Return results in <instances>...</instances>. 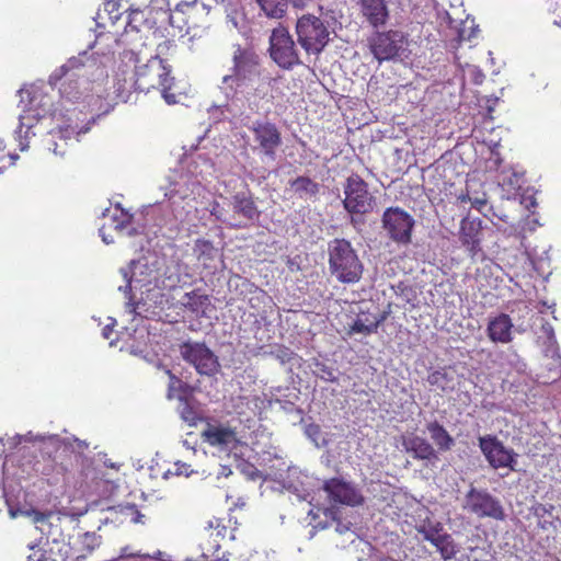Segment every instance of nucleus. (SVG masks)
<instances>
[{
	"mask_svg": "<svg viewBox=\"0 0 561 561\" xmlns=\"http://www.w3.org/2000/svg\"><path fill=\"white\" fill-rule=\"evenodd\" d=\"M446 533H444L443 530H440L436 536L430 538V542L437 549L438 548V545L440 543V541L443 540V536H445Z\"/></svg>",
	"mask_w": 561,
	"mask_h": 561,
	"instance_id": "obj_62",
	"label": "nucleus"
},
{
	"mask_svg": "<svg viewBox=\"0 0 561 561\" xmlns=\"http://www.w3.org/2000/svg\"><path fill=\"white\" fill-rule=\"evenodd\" d=\"M540 331L539 340L545 339L543 345L546 346V352H554L558 343L553 327L549 322H543Z\"/></svg>",
	"mask_w": 561,
	"mask_h": 561,
	"instance_id": "obj_44",
	"label": "nucleus"
},
{
	"mask_svg": "<svg viewBox=\"0 0 561 561\" xmlns=\"http://www.w3.org/2000/svg\"><path fill=\"white\" fill-rule=\"evenodd\" d=\"M239 469L249 480L255 481L262 477V472L250 462L241 463Z\"/></svg>",
	"mask_w": 561,
	"mask_h": 561,
	"instance_id": "obj_54",
	"label": "nucleus"
},
{
	"mask_svg": "<svg viewBox=\"0 0 561 561\" xmlns=\"http://www.w3.org/2000/svg\"><path fill=\"white\" fill-rule=\"evenodd\" d=\"M427 382L444 392H451L456 388L455 377L446 368H438L430 373Z\"/></svg>",
	"mask_w": 561,
	"mask_h": 561,
	"instance_id": "obj_31",
	"label": "nucleus"
},
{
	"mask_svg": "<svg viewBox=\"0 0 561 561\" xmlns=\"http://www.w3.org/2000/svg\"><path fill=\"white\" fill-rule=\"evenodd\" d=\"M514 324L506 313L490 318L486 327L488 337L494 343L507 344L513 341Z\"/></svg>",
	"mask_w": 561,
	"mask_h": 561,
	"instance_id": "obj_22",
	"label": "nucleus"
},
{
	"mask_svg": "<svg viewBox=\"0 0 561 561\" xmlns=\"http://www.w3.org/2000/svg\"><path fill=\"white\" fill-rule=\"evenodd\" d=\"M388 312H382L380 314H373V321L375 323L376 329L380 327V324L387 319Z\"/></svg>",
	"mask_w": 561,
	"mask_h": 561,
	"instance_id": "obj_59",
	"label": "nucleus"
},
{
	"mask_svg": "<svg viewBox=\"0 0 561 561\" xmlns=\"http://www.w3.org/2000/svg\"><path fill=\"white\" fill-rule=\"evenodd\" d=\"M426 430L440 451H448L455 445V439L453 436L446 431V428L438 423L437 421H432L426 424Z\"/></svg>",
	"mask_w": 561,
	"mask_h": 561,
	"instance_id": "obj_28",
	"label": "nucleus"
},
{
	"mask_svg": "<svg viewBox=\"0 0 561 561\" xmlns=\"http://www.w3.org/2000/svg\"><path fill=\"white\" fill-rule=\"evenodd\" d=\"M176 466V474L188 477L193 470L190 469V466L186 463H175Z\"/></svg>",
	"mask_w": 561,
	"mask_h": 561,
	"instance_id": "obj_58",
	"label": "nucleus"
},
{
	"mask_svg": "<svg viewBox=\"0 0 561 561\" xmlns=\"http://www.w3.org/2000/svg\"><path fill=\"white\" fill-rule=\"evenodd\" d=\"M268 51L273 61L282 69L291 70L301 64L291 35L282 25L272 31Z\"/></svg>",
	"mask_w": 561,
	"mask_h": 561,
	"instance_id": "obj_8",
	"label": "nucleus"
},
{
	"mask_svg": "<svg viewBox=\"0 0 561 561\" xmlns=\"http://www.w3.org/2000/svg\"><path fill=\"white\" fill-rule=\"evenodd\" d=\"M446 533H444L443 530H440L436 536L430 538V542L437 549L438 548V545L440 543V541L443 540V536H445Z\"/></svg>",
	"mask_w": 561,
	"mask_h": 561,
	"instance_id": "obj_61",
	"label": "nucleus"
},
{
	"mask_svg": "<svg viewBox=\"0 0 561 561\" xmlns=\"http://www.w3.org/2000/svg\"><path fill=\"white\" fill-rule=\"evenodd\" d=\"M299 399V391L290 390L289 388H275L271 391V398L268 399V404L273 405L274 403L279 404L280 409L287 413H291L294 411L298 413H302V410L296 407V401Z\"/></svg>",
	"mask_w": 561,
	"mask_h": 561,
	"instance_id": "obj_27",
	"label": "nucleus"
},
{
	"mask_svg": "<svg viewBox=\"0 0 561 561\" xmlns=\"http://www.w3.org/2000/svg\"><path fill=\"white\" fill-rule=\"evenodd\" d=\"M227 22L242 35L249 32V22L242 10L236 4L227 12Z\"/></svg>",
	"mask_w": 561,
	"mask_h": 561,
	"instance_id": "obj_38",
	"label": "nucleus"
},
{
	"mask_svg": "<svg viewBox=\"0 0 561 561\" xmlns=\"http://www.w3.org/2000/svg\"><path fill=\"white\" fill-rule=\"evenodd\" d=\"M482 220L466 217L461 220L459 239L473 257L481 251Z\"/></svg>",
	"mask_w": 561,
	"mask_h": 561,
	"instance_id": "obj_19",
	"label": "nucleus"
},
{
	"mask_svg": "<svg viewBox=\"0 0 561 561\" xmlns=\"http://www.w3.org/2000/svg\"><path fill=\"white\" fill-rule=\"evenodd\" d=\"M42 435L39 434H34L33 432H27L26 434H16L14 435L11 440V447L12 448H15L16 446H19L20 444H22L23 442H27V443H33V444H37L38 445V438L41 437Z\"/></svg>",
	"mask_w": 561,
	"mask_h": 561,
	"instance_id": "obj_53",
	"label": "nucleus"
},
{
	"mask_svg": "<svg viewBox=\"0 0 561 561\" xmlns=\"http://www.w3.org/2000/svg\"><path fill=\"white\" fill-rule=\"evenodd\" d=\"M123 60L127 64H134V73L129 79L124 78L121 83L119 75H117V96L127 102L131 90L148 93L152 89H158L161 96L169 104L178 103L176 95L171 93L174 78L171 76V68L158 55L150 56L146 62H141L139 55L134 50L123 53Z\"/></svg>",
	"mask_w": 561,
	"mask_h": 561,
	"instance_id": "obj_2",
	"label": "nucleus"
},
{
	"mask_svg": "<svg viewBox=\"0 0 561 561\" xmlns=\"http://www.w3.org/2000/svg\"><path fill=\"white\" fill-rule=\"evenodd\" d=\"M471 198H472V194L470 193L469 187L467 186V192L466 193H461L458 196V202L460 204L470 203Z\"/></svg>",
	"mask_w": 561,
	"mask_h": 561,
	"instance_id": "obj_60",
	"label": "nucleus"
},
{
	"mask_svg": "<svg viewBox=\"0 0 561 561\" xmlns=\"http://www.w3.org/2000/svg\"><path fill=\"white\" fill-rule=\"evenodd\" d=\"M288 185L294 196L304 201L316 199L321 188L318 182L306 175L289 180Z\"/></svg>",
	"mask_w": 561,
	"mask_h": 561,
	"instance_id": "obj_26",
	"label": "nucleus"
},
{
	"mask_svg": "<svg viewBox=\"0 0 561 561\" xmlns=\"http://www.w3.org/2000/svg\"><path fill=\"white\" fill-rule=\"evenodd\" d=\"M203 437L209 445L225 450L234 449L240 444L236 431L222 425H208Z\"/></svg>",
	"mask_w": 561,
	"mask_h": 561,
	"instance_id": "obj_21",
	"label": "nucleus"
},
{
	"mask_svg": "<svg viewBox=\"0 0 561 561\" xmlns=\"http://www.w3.org/2000/svg\"><path fill=\"white\" fill-rule=\"evenodd\" d=\"M478 446L489 467L493 470H517L518 454L513 448L505 446L496 435L486 434L479 436Z\"/></svg>",
	"mask_w": 561,
	"mask_h": 561,
	"instance_id": "obj_7",
	"label": "nucleus"
},
{
	"mask_svg": "<svg viewBox=\"0 0 561 561\" xmlns=\"http://www.w3.org/2000/svg\"><path fill=\"white\" fill-rule=\"evenodd\" d=\"M179 352L182 359L201 376L213 377L220 371L218 356L205 342L188 339L179 345Z\"/></svg>",
	"mask_w": 561,
	"mask_h": 561,
	"instance_id": "obj_5",
	"label": "nucleus"
},
{
	"mask_svg": "<svg viewBox=\"0 0 561 561\" xmlns=\"http://www.w3.org/2000/svg\"><path fill=\"white\" fill-rule=\"evenodd\" d=\"M167 198L165 207L172 213L174 220L183 224L195 209V198L188 194L186 185L171 183L164 192Z\"/></svg>",
	"mask_w": 561,
	"mask_h": 561,
	"instance_id": "obj_15",
	"label": "nucleus"
},
{
	"mask_svg": "<svg viewBox=\"0 0 561 561\" xmlns=\"http://www.w3.org/2000/svg\"><path fill=\"white\" fill-rule=\"evenodd\" d=\"M141 551H134L130 546L122 547L119 554L112 561H138L141 559Z\"/></svg>",
	"mask_w": 561,
	"mask_h": 561,
	"instance_id": "obj_52",
	"label": "nucleus"
},
{
	"mask_svg": "<svg viewBox=\"0 0 561 561\" xmlns=\"http://www.w3.org/2000/svg\"><path fill=\"white\" fill-rule=\"evenodd\" d=\"M437 550L445 560L454 558L459 552L458 546L449 534L443 536V540L438 545Z\"/></svg>",
	"mask_w": 561,
	"mask_h": 561,
	"instance_id": "obj_43",
	"label": "nucleus"
},
{
	"mask_svg": "<svg viewBox=\"0 0 561 561\" xmlns=\"http://www.w3.org/2000/svg\"><path fill=\"white\" fill-rule=\"evenodd\" d=\"M83 58H87V53L81 54L78 57H71L58 70H55L49 77V83L55 85L60 81L70 70L79 69L83 66Z\"/></svg>",
	"mask_w": 561,
	"mask_h": 561,
	"instance_id": "obj_36",
	"label": "nucleus"
},
{
	"mask_svg": "<svg viewBox=\"0 0 561 561\" xmlns=\"http://www.w3.org/2000/svg\"><path fill=\"white\" fill-rule=\"evenodd\" d=\"M343 206L350 214L365 215L373 210L375 197L368 191V184L358 175L351 174L343 186Z\"/></svg>",
	"mask_w": 561,
	"mask_h": 561,
	"instance_id": "obj_9",
	"label": "nucleus"
},
{
	"mask_svg": "<svg viewBox=\"0 0 561 561\" xmlns=\"http://www.w3.org/2000/svg\"><path fill=\"white\" fill-rule=\"evenodd\" d=\"M527 209H530L533 207L537 206L536 199L533 196H525L523 197L522 202Z\"/></svg>",
	"mask_w": 561,
	"mask_h": 561,
	"instance_id": "obj_63",
	"label": "nucleus"
},
{
	"mask_svg": "<svg viewBox=\"0 0 561 561\" xmlns=\"http://www.w3.org/2000/svg\"><path fill=\"white\" fill-rule=\"evenodd\" d=\"M404 36L400 31L377 32L369 38V48L378 61L391 60L400 55Z\"/></svg>",
	"mask_w": 561,
	"mask_h": 561,
	"instance_id": "obj_16",
	"label": "nucleus"
},
{
	"mask_svg": "<svg viewBox=\"0 0 561 561\" xmlns=\"http://www.w3.org/2000/svg\"><path fill=\"white\" fill-rule=\"evenodd\" d=\"M45 554L42 551H36L32 556L28 557V561H44Z\"/></svg>",
	"mask_w": 561,
	"mask_h": 561,
	"instance_id": "obj_64",
	"label": "nucleus"
},
{
	"mask_svg": "<svg viewBox=\"0 0 561 561\" xmlns=\"http://www.w3.org/2000/svg\"><path fill=\"white\" fill-rule=\"evenodd\" d=\"M171 561L170 556L161 550H156L153 553H142L141 559L138 561Z\"/></svg>",
	"mask_w": 561,
	"mask_h": 561,
	"instance_id": "obj_56",
	"label": "nucleus"
},
{
	"mask_svg": "<svg viewBox=\"0 0 561 561\" xmlns=\"http://www.w3.org/2000/svg\"><path fill=\"white\" fill-rule=\"evenodd\" d=\"M297 8H302L309 0H290ZM262 11L268 18L279 19L286 12L287 0H256Z\"/></svg>",
	"mask_w": 561,
	"mask_h": 561,
	"instance_id": "obj_29",
	"label": "nucleus"
},
{
	"mask_svg": "<svg viewBox=\"0 0 561 561\" xmlns=\"http://www.w3.org/2000/svg\"><path fill=\"white\" fill-rule=\"evenodd\" d=\"M180 407L179 413L180 417L187 423L190 426H195L198 421L202 420L198 412L191 405V403L182 396H179Z\"/></svg>",
	"mask_w": 561,
	"mask_h": 561,
	"instance_id": "obj_40",
	"label": "nucleus"
},
{
	"mask_svg": "<svg viewBox=\"0 0 561 561\" xmlns=\"http://www.w3.org/2000/svg\"><path fill=\"white\" fill-rule=\"evenodd\" d=\"M298 43L308 54H319L329 43L330 32L324 22L312 14H305L297 20Z\"/></svg>",
	"mask_w": 561,
	"mask_h": 561,
	"instance_id": "obj_6",
	"label": "nucleus"
},
{
	"mask_svg": "<svg viewBox=\"0 0 561 561\" xmlns=\"http://www.w3.org/2000/svg\"><path fill=\"white\" fill-rule=\"evenodd\" d=\"M309 367H310L312 374L317 378H319L325 382H337L339 381L337 369L323 360L313 358L310 362Z\"/></svg>",
	"mask_w": 561,
	"mask_h": 561,
	"instance_id": "obj_34",
	"label": "nucleus"
},
{
	"mask_svg": "<svg viewBox=\"0 0 561 561\" xmlns=\"http://www.w3.org/2000/svg\"><path fill=\"white\" fill-rule=\"evenodd\" d=\"M21 98L20 104L23 105L22 113L19 115V127L15 130V137L19 141V148L24 151L28 148V138L34 135L32 128L42 117L41 113L35 108L36 96L31 89L22 88L19 90Z\"/></svg>",
	"mask_w": 561,
	"mask_h": 561,
	"instance_id": "obj_14",
	"label": "nucleus"
},
{
	"mask_svg": "<svg viewBox=\"0 0 561 561\" xmlns=\"http://www.w3.org/2000/svg\"><path fill=\"white\" fill-rule=\"evenodd\" d=\"M164 373L169 377L168 385V399H172L175 392L186 393L190 389V386L182 381L178 376H175L170 369L164 368Z\"/></svg>",
	"mask_w": 561,
	"mask_h": 561,
	"instance_id": "obj_42",
	"label": "nucleus"
},
{
	"mask_svg": "<svg viewBox=\"0 0 561 561\" xmlns=\"http://www.w3.org/2000/svg\"><path fill=\"white\" fill-rule=\"evenodd\" d=\"M230 208L231 228L245 229L253 226L261 216V211L250 190L237 192L228 199Z\"/></svg>",
	"mask_w": 561,
	"mask_h": 561,
	"instance_id": "obj_11",
	"label": "nucleus"
},
{
	"mask_svg": "<svg viewBox=\"0 0 561 561\" xmlns=\"http://www.w3.org/2000/svg\"><path fill=\"white\" fill-rule=\"evenodd\" d=\"M270 354L275 357L280 364L289 363L294 357V352L283 345L274 346Z\"/></svg>",
	"mask_w": 561,
	"mask_h": 561,
	"instance_id": "obj_50",
	"label": "nucleus"
},
{
	"mask_svg": "<svg viewBox=\"0 0 561 561\" xmlns=\"http://www.w3.org/2000/svg\"><path fill=\"white\" fill-rule=\"evenodd\" d=\"M440 530H443V527L437 523L436 525L423 526L420 533L423 535L424 539L428 541L430 538L436 536Z\"/></svg>",
	"mask_w": 561,
	"mask_h": 561,
	"instance_id": "obj_57",
	"label": "nucleus"
},
{
	"mask_svg": "<svg viewBox=\"0 0 561 561\" xmlns=\"http://www.w3.org/2000/svg\"><path fill=\"white\" fill-rule=\"evenodd\" d=\"M38 510L31 507V508H22V507H13L9 506V515L11 518H16L19 516H25L33 520L34 516L36 515Z\"/></svg>",
	"mask_w": 561,
	"mask_h": 561,
	"instance_id": "obj_55",
	"label": "nucleus"
},
{
	"mask_svg": "<svg viewBox=\"0 0 561 561\" xmlns=\"http://www.w3.org/2000/svg\"><path fill=\"white\" fill-rule=\"evenodd\" d=\"M193 254L197 262L206 270L215 268V262L219 257V250L213 241L198 238L193 245Z\"/></svg>",
	"mask_w": 561,
	"mask_h": 561,
	"instance_id": "obj_25",
	"label": "nucleus"
},
{
	"mask_svg": "<svg viewBox=\"0 0 561 561\" xmlns=\"http://www.w3.org/2000/svg\"><path fill=\"white\" fill-rule=\"evenodd\" d=\"M119 273L125 280V285H119L118 290L127 298L126 308L129 312H136V304L133 301L131 289L133 285L146 287L153 285L159 287L160 282L159 262L156 256H142L138 260L131 261L126 267H122Z\"/></svg>",
	"mask_w": 561,
	"mask_h": 561,
	"instance_id": "obj_3",
	"label": "nucleus"
},
{
	"mask_svg": "<svg viewBox=\"0 0 561 561\" xmlns=\"http://www.w3.org/2000/svg\"><path fill=\"white\" fill-rule=\"evenodd\" d=\"M210 215L215 217V219L227 227L231 228V216H230V208H225L220 203L213 202L210 205Z\"/></svg>",
	"mask_w": 561,
	"mask_h": 561,
	"instance_id": "obj_45",
	"label": "nucleus"
},
{
	"mask_svg": "<svg viewBox=\"0 0 561 561\" xmlns=\"http://www.w3.org/2000/svg\"><path fill=\"white\" fill-rule=\"evenodd\" d=\"M55 515L56 512L53 510L37 511L32 523L42 535L49 537L54 526L51 519Z\"/></svg>",
	"mask_w": 561,
	"mask_h": 561,
	"instance_id": "obj_37",
	"label": "nucleus"
},
{
	"mask_svg": "<svg viewBox=\"0 0 561 561\" xmlns=\"http://www.w3.org/2000/svg\"><path fill=\"white\" fill-rule=\"evenodd\" d=\"M192 277L193 273L191 266L178 259L172 261V265L168 267L165 279L162 280V286L165 288L184 286L190 284Z\"/></svg>",
	"mask_w": 561,
	"mask_h": 561,
	"instance_id": "obj_24",
	"label": "nucleus"
},
{
	"mask_svg": "<svg viewBox=\"0 0 561 561\" xmlns=\"http://www.w3.org/2000/svg\"><path fill=\"white\" fill-rule=\"evenodd\" d=\"M402 445L407 453L412 454L414 459L426 460L428 462H435L438 460V455L435 448L421 436L412 435L404 437Z\"/></svg>",
	"mask_w": 561,
	"mask_h": 561,
	"instance_id": "obj_23",
	"label": "nucleus"
},
{
	"mask_svg": "<svg viewBox=\"0 0 561 561\" xmlns=\"http://www.w3.org/2000/svg\"><path fill=\"white\" fill-rule=\"evenodd\" d=\"M386 236L397 244L407 245L412 241L414 218L400 207H388L381 217Z\"/></svg>",
	"mask_w": 561,
	"mask_h": 561,
	"instance_id": "obj_10",
	"label": "nucleus"
},
{
	"mask_svg": "<svg viewBox=\"0 0 561 561\" xmlns=\"http://www.w3.org/2000/svg\"><path fill=\"white\" fill-rule=\"evenodd\" d=\"M182 304L192 312L205 314L210 306V298L208 295L202 294L199 289H195L184 294Z\"/></svg>",
	"mask_w": 561,
	"mask_h": 561,
	"instance_id": "obj_30",
	"label": "nucleus"
},
{
	"mask_svg": "<svg viewBox=\"0 0 561 561\" xmlns=\"http://www.w3.org/2000/svg\"><path fill=\"white\" fill-rule=\"evenodd\" d=\"M323 489L335 503L357 506L364 502V496L360 491L353 483L340 478H332L325 481Z\"/></svg>",
	"mask_w": 561,
	"mask_h": 561,
	"instance_id": "obj_17",
	"label": "nucleus"
},
{
	"mask_svg": "<svg viewBox=\"0 0 561 561\" xmlns=\"http://www.w3.org/2000/svg\"><path fill=\"white\" fill-rule=\"evenodd\" d=\"M305 435L317 448L327 447L329 444L328 435L322 432L321 427L316 423L305 425Z\"/></svg>",
	"mask_w": 561,
	"mask_h": 561,
	"instance_id": "obj_39",
	"label": "nucleus"
},
{
	"mask_svg": "<svg viewBox=\"0 0 561 561\" xmlns=\"http://www.w3.org/2000/svg\"><path fill=\"white\" fill-rule=\"evenodd\" d=\"M329 267L331 274L343 284H355L363 275L364 266L351 242L334 239L329 243Z\"/></svg>",
	"mask_w": 561,
	"mask_h": 561,
	"instance_id": "obj_4",
	"label": "nucleus"
},
{
	"mask_svg": "<svg viewBox=\"0 0 561 561\" xmlns=\"http://www.w3.org/2000/svg\"><path fill=\"white\" fill-rule=\"evenodd\" d=\"M118 9V0H105L103 3V11L107 14V18L112 22V24H115L121 18Z\"/></svg>",
	"mask_w": 561,
	"mask_h": 561,
	"instance_id": "obj_49",
	"label": "nucleus"
},
{
	"mask_svg": "<svg viewBox=\"0 0 561 561\" xmlns=\"http://www.w3.org/2000/svg\"><path fill=\"white\" fill-rule=\"evenodd\" d=\"M554 506L552 504L537 503L531 507L534 516L538 519V526L541 529H549L550 527L556 528L557 525L553 518Z\"/></svg>",
	"mask_w": 561,
	"mask_h": 561,
	"instance_id": "obj_35",
	"label": "nucleus"
},
{
	"mask_svg": "<svg viewBox=\"0 0 561 561\" xmlns=\"http://www.w3.org/2000/svg\"><path fill=\"white\" fill-rule=\"evenodd\" d=\"M101 536L94 531L83 534L82 545L88 552L94 551L101 545Z\"/></svg>",
	"mask_w": 561,
	"mask_h": 561,
	"instance_id": "obj_51",
	"label": "nucleus"
},
{
	"mask_svg": "<svg viewBox=\"0 0 561 561\" xmlns=\"http://www.w3.org/2000/svg\"><path fill=\"white\" fill-rule=\"evenodd\" d=\"M359 15L373 28L385 27L390 20L388 0H357Z\"/></svg>",
	"mask_w": 561,
	"mask_h": 561,
	"instance_id": "obj_18",
	"label": "nucleus"
},
{
	"mask_svg": "<svg viewBox=\"0 0 561 561\" xmlns=\"http://www.w3.org/2000/svg\"><path fill=\"white\" fill-rule=\"evenodd\" d=\"M256 146L253 148L268 161L276 160V153L282 146V134L276 124L270 121L256 119L249 126Z\"/></svg>",
	"mask_w": 561,
	"mask_h": 561,
	"instance_id": "obj_12",
	"label": "nucleus"
},
{
	"mask_svg": "<svg viewBox=\"0 0 561 561\" xmlns=\"http://www.w3.org/2000/svg\"><path fill=\"white\" fill-rule=\"evenodd\" d=\"M104 216H108V214H104ZM110 217L112 220V227L117 232L125 233L126 236H134L137 233L135 228H130L133 216L122 209L119 205L116 206Z\"/></svg>",
	"mask_w": 561,
	"mask_h": 561,
	"instance_id": "obj_32",
	"label": "nucleus"
},
{
	"mask_svg": "<svg viewBox=\"0 0 561 561\" xmlns=\"http://www.w3.org/2000/svg\"><path fill=\"white\" fill-rule=\"evenodd\" d=\"M38 451L43 458L54 461L61 455L72 453V443L70 438H62L57 434L43 435L38 438Z\"/></svg>",
	"mask_w": 561,
	"mask_h": 561,
	"instance_id": "obj_20",
	"label": "nucleus"
},
{
	"mask_svg": "<svg viewBox=\"0 0 561 561\" xmlns=\"http://www.w3.org/2000/svg\"><path fill=\"white\" fill-rule=\"evenodd\" d=\"M95 122V118L92 117L89 123L85 125V126H82V127H78V125H68L66 127H61L59 129V134H60V138L62 140H67V139H70L71 136L76 135V136H80L81 134H85L87 131H89L90 129V124H93Z\"/></svg>",
	"mask_w": 561,
	"mask_h": 561,
	"instance_id": "obj_47",
	"label": "nucleus"
},
{
	"mask_svg": "<svg viewBox=\"0 0 561 561\" xmlns=\"http://www.w3.org/2000/svg\"><path fill=\"white\" fill-rule=\"evenodd\" d=\"M261 69L259 55L238 45L232 55L230 72L222 77L218 85L226 96L227 103L213 105L208 111L213 115L220 112L219 119L237 116L238 114H255L261 111V102L265 96V89L260 83Z\"/></svg>",
	"mask_w": 561,
	"mask_h": 561,
	"instance_id": "obj_1",
	"label": "nucleus"
},
{
	"mask_svg": "<svg viewBox=\"0 0 561 561\" xmlns=\"http://www.w3.org/2000/svg\"><path fill=\"white\" fill-rule=\"evenodd\" d=\"M470 204L471 207L476 208L488 218L490 217V211L493 210L492 206H488L486 194L484 192L473 194Z\"/></svg>",
	"mask_w": 561,
	"mask_h": 561,
	"instance_id": "obj_46",
	"label": "nucleus"
},
{
	"mask_svg": "<svg viewBox=\"0 0 561 561\" xmlns=\"http://www.w3.org/2000/svg\"><path fill=\"white\" fill-rule=\"evenodd\" d=\"M463 508L480 518L490 517L495 520L505 518L501 501L484 489L471 486L465 495Z\"/></svg>",
	"mask_w": 561,
	"mask_h": 561,
	"instance_id": "obj_13",
	"label": "nucleus"
},
{
	"mask_svg": "<svg viewBox=\"0 0 561 561\" xmlns=\"http://www.w3.org/2000/svg\"><path fill=\"white\" fill-rule=\"evenodd\" d=\"M376 332H377V329L373 321V313L362 311L357 314L354 322L350 325L348 335H353V334L370 335Z\"/></svg>",
	"mask_w": 561,
	"mask_h": 561,
	"instance_id": "obj_33",
	"label": "nucleus"
},
{
	"mask_svg": "<svg viewBox=\"0 0 561 561\" xmlns=\"http://www.w3.org/2000/svg\"><path fill=\"white\" fill-rule=\"evenodd\" d=\"M72 77H75V73L70 75L67 78V81H65L61 84V87L59 88V92L61 98L69 100L71 102H76L80 99L81 93L79 91L78 81L73 80Z\"/></svg>",
	"mask_w": 561,
	"mask_h": 561,
	"instance_id": "obj_41",
	"label": "nucleus"
},
{
	"mask_svg": "<svg viewBox=\"0 0 561 561\" xmlns=\"http://www.w3.org/2000/svg\"><path fill=\"white\" fill-rule=\"evenodd\" d=\"M146 22L144 12L139 9H129L125 30L139 31L140 26Z\"/></svg>",
	"mask_w": 561,
	"mask_h": 561,
	"instance_id": "obj_48",
	"label": "nucleus"
}]
</instances>
